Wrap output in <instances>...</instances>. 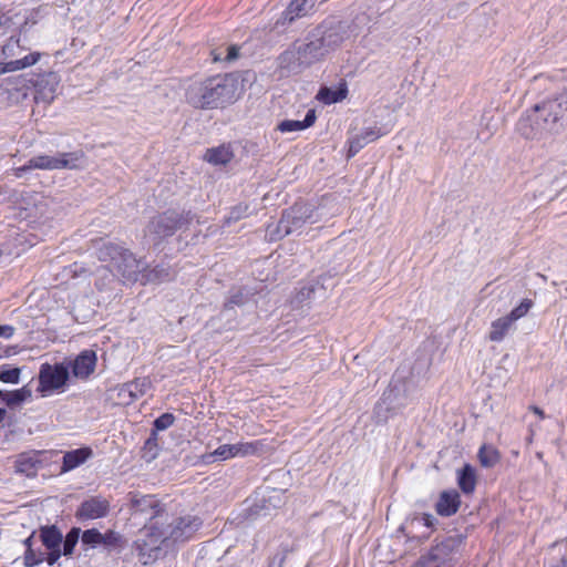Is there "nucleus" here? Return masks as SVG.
<instances>
[{"instance_id": "obj_21", "label": "nucleus", "mask_w": 567, "mask_h": 567, "mask_svg": "<svg viewBox=\"0 0 567 567\" xmlns=\"http://www.w3.org/2000/svg\"><path fill=\"white\" fill-rule=\"evenodd\" d=\"M171 279V269L167 266L158 265L152 269H147L146 262L144 261V269L140 278L141 284H155Z\"/></svg>"}, {"instance_id": "obj_40", "label": "nucleus", "mask_w": 567, "mask_h": 567, "mask_svg": "<svg viewBox=\"0 0 567 567\" xmlns=\"http://www.w3.org/2000/svg\"><path fill=\"white\" fill-rule=\"evenodd\" d=\"M367 141L362 138L361 133L357 134L349 141V151L348 156L352 157L354 156L360 150H362L367 145Z\"/></svg>"}, {"instance_id": "obj_28", "label": "nucleus", "mask_w": 567, "mask_h": 567, "mask_svg": "<svg viewBox=\"0 0 567 567\" xmlns=\"http://www.w3.org/2000/svg\"><path fill=\"white\" fill-rule=\"evenodd\" d=\"M32 395L31 390L28 386H23L21 389L7 392L3 394L2 400L9 405H17L19 403L24 402L25 400L30 399Z\"/></svg>"}, {"instance_id": "obj_45", "label": "nucleus", "mask_w": 567, "mask_h": 567, "mask_svg": "<svg viewBox=\"0 0 567 567\" xmlns=\"http://www.w3.org/2000/svg\"><path fill=\"white\" fill-rule=\"evenodd\" d=\"M14 333V328L9 324L0 326V338L10 339Z\"/></svg>"}, {"instance_id": "obj_4", "label": "nucleus", "mask_w": 567, "mask_h": 567, "mask_svg": "<svg viewBox=\"0 0 567 567\" xmlns=\"http://www.w3.org/2000/svg\"><path fill=\"white\" fill-rule=\"evenodd\" d=\"M326 56V49L321 47L318 39L311 33L306 43L296 45L293 49L281 54L280 65L289 72L299 73Z\"/></svg>"}, {"instance_id": "obj_33", "label": "nucleus", "mask_w": 567, "mask_h": 567, "mask_svg": "<svg viewBox=\"0 0 567 567\" xmlns=\"http://www.w3.org/2000/svg\"><path fill=\"white\" fill-rule=\"evenodd\" d=\"M101 539L102 533L95 528L84 530L81 537L83 545H87L93 548L101 545Z\"/></svg>"}, {"instance_id": "obj_3", "label": "nucleus", "mask_w": 567, "mask_h": 567, "mask_svg": "<svg viewBox=\"0 0 567 567\" xmlns=\"http://www.w3.org/2000/svg\"><path fill=\"white\" fill-rule=\"evenodd\" d=\"M99 259L110 262L112 270L116 271L123 279L140 281L144 261L136 259L128 249L116 244H105L99 249Z\"/></svg>"}, {"instance_id": "obj_20", "label": "nucleus", "mask_w": 567, "mask_h": 567, "mask_svg": "<svg viewBox=\"0 0 567 567\" xmlns=\"http://www.w3.org/2000/svg\"><path fill=\"white\" fill-rule=\"evenodd\" d=\"M316 4V0H291L285 11V19L289 22L309 14Z\"/></svg>"}, {"instance_id": "obj_18", "label": "nucleus", "mask_w": 567, "mask_h": 567, "mask_svg": "<svg viewBox=\"0 0 567 567\" xmlns=\"http://www.w3.org/2000/svg\"><path fill=\"white\" fill-rule=\"evenodd\" d=\"M92 455L90 447H81L63 455L61 473H68L86 462Z\"/></svg>"}, {"instance_id": "obj_27", "label": "nucleus", "mask_w": 567, "mask_h": 567, "mask_svg": "<svg viewBox=\"0 0 567 567\" xmlns=\"http://www.w3.org/2000/svg\"><path fill=\"white\" fill-rule=\"evenodd\" d=\"M501 455L492 445H483L478 451V460L482 466L493 467L499 462Z\"/></svg>"}, {"instance_id": "obj_16", "label": "nucleus", "mask_w": 567, "mask_h": 567, "mask_svg": "<svg viewBox=\"0 0 567 567\" xmlns=\"http://www.w3.org/2000/svg\"><path fill=\"white\" fill-rule=\"evenodd\" d=\"M95 365V352L92 350H84L73 361V375L79 379H87L94 372Z\"/></svg>"}, {"instance_id": "obj_43", "label": "nucleus", "mask_w": 567, "mask_h": 567, "mask_svg": "<svg viewBox=\"0 0 567 567\" xmlns=\"http://www.w3.org/2000/svg\"><path fill=\"white\" fill-rule=\"evenodd\" d=\"M238 51H239V48L236 47V45H230L227 48V55L224 58L225 61H234L238 58ZM214 54V58L213 60L216 62V61H220L223 60V58L219 55V54H216L215 52H213Z\"/></svg>"}, {"instance_id": "obj_42", "label": "nucleus", "mask_w": 567, "mask_h": 567, "mask_svg": "<svg viewBox=\"0 0 567 567\" xmlns=\"http://www.w3.org/2000/svg\"><path fill=\"white\" fill-rule=\"evenodd\" d=\"M175 417L171 413H164L154 421V427L164 431L173 425Z\"/></svg>"}, {"instance_id": "obj_1", "label": "nucleus", "mask_w": 567, "mask_h": 567, "mask_svg": "<svg viewBox=\"0 0 567 567\" xmlns=\"http://www.w3.org/2000/svg\"><path fill=\"white\" fill-rule=\"evenodd\" d=\"M565 125L567 91L524 112L516 124V130L526 140L540 141L559 132Z\"/></svg>"}, {"instance_id": "obj_25", "label": "nucleus", "mask_w": 567, "mask_h": 567, "mask_svg": "<svg viewBox=\"0 0 567 567\" xmlns=\"http://www.w3.org/2000/svg\"><path fill=\"white\" fill-rule=\"evenodd\" d=\"M132 506L135 509V512H147L148 509L152 511L151 518L158 517L159 514V505L158 502L155 499L154 496L151 495H144L141 497H134L132 499Z\"/></svg>"}, {"instance_id": "obj_26", "label": "nucleus", "mask_w": 567, "mask_h": 567, "mask_svg": "<svg viewBox=\"0 0 567 567\" xmlns=\"http://www.w3.org/2000/svg\"><path fill=\"white\" fill-rule=\"evenodd\" d=\"M457 483H458L460 488L465 494H470L475 489V485H476L475 470L470 464L464 465V467L461 471H458Z\"/></svg>"}, {"instance_id": "obj_38", "label": "nucleus", "mask_w": 567, "mask_h": 567, "mask_svg": "<svg viewBox=\"0 0 567 567\" xmlns=\"http://www.w3.org/2000/svg\"><path fill=\"white\" fill-rule=\"evenodd\" d=\"M385 134H388V131H382L378 126L365 127L361 131L362 138H364L368 144L377 141Z\"/></svg>"}, {"instance_id": "obj_39", "label": "nucleus", "mask_w": 567, "mask_h": 567, "mask_svg": "<svg viewBox=\"0 0 567 567\" xmlns=\"http://www.w3.org/2000/svg\"><path fill=\"white\" fill-rule=\"evenodd\" d=\"M453 544L452 539H446L442 542L441 544H437L435 547L432 548L430 555L435 560H443V555L451 549Z\"/></svg>"}, {"instance_id": "obj_41", "label": "nucleus", "mask_w": 567, "mask_h": 567, "mask_svg": "<svg viewBox=\"0 0 567 567\" xmlns=\"http://www.w3.org/2000/svg\"><path fill=\"white\" fill-rule=\"evenodd\" d=\"M121 537L117 533L109 530L102 534L101 545L107 549L115 548L118 545Z\"/></svg>"}, {"instance_id": "obj_8", "label": "nucleus", "mask_w": 567, "mask_h": 567, "mask_svg": "<svg viewBox=\"0 0 567 567\" xmlns=\"http://www.w3.org/2000/svg\"><path fill=\"white\" fill-rule=\"evenodd\" d=\"M69 375V369L63 363H43L39 371L38 391L42 396L64 392Z\"/></svg>"}, {"instance_id": "obj_22", "label": "nucleus", "mask_w": 567, "mask_h": 567, "mask_svg": "<svg viewBox=\"0 0 567 567\" xmlns=\"http://www.w3.org/2000/svg\"><path fill=\"white\" fill-rule=\"evenodd\" d=\"M40 56L39 52H32L21 59L0 63V74L16 72L32 66L40 60Z\"/></svg>"}, {"instance_id": "obj_9", "label": "nucleus", "mask_w": 567, "mask_h": 567, "mask_svg": "<svg viewBox=\"0 0 567 567\" xmlns=\"http://www.w3.org/2000/svg\"><path fill=\"white\" fill-rule=\"evenodd\" d=\"M188 221L189 213L184 214L176 210H167L151 220L147 226V234L154 236V240L162 239L172 236Z\"/></svg>"}, {"instance_id": "obj_30", "label": "nucleus", "mask_w": 567, "mask_h": 567, "mask_svg": "<svg viewBox=\"0 0 567 567\" xmlns=\"http://www.w3.org/2000/svg\"><path fill=\"white\" fill-rule=\"evenodd\" d=\"M80 537V528H72L65 536L64 540L62 539L63 550H61L62 555L71 556L73 554L74 547L79 542Z\"/></svg>"}, {"instance_id": "obj_47", "label": "nucleus", "mask_w": 567, "mask_h": 567, "mask_svg": "<svg viewBox=\"0 0 567 567\" xmlns=\"http://www.w3.org/2000/svg\"><path fill=\"white\" fill-rule=\"evenodd\" d=\"M228 445V451L231 455V457H236V456H239L238 455V444H227Z\"/></svg>"}, {"instance_id": "obj_7", "label": "nucleus", "mask_w": 567, "mask_h": 567, "mask_svg": "<svg viewBox=\"0 0 567 567\" xmlns=\"http://www.w3.org/2000/svg\"><path fill=\"white\" fill-rule=\"evenodd\" d=\"M83 154L79 152L59 153L56 156L38 155L30 158L27 164L16 169V176L21 177L24 172L31 169H74L79 167V162Z\"/></svg>"}, {"instance_id": "obj_14", "label": "nucleus", "mask_w": 567, "mask_h": 567, "mask_svg": "<svg viewBox=\"0 0 567 567\" xmlns=\"http://www.w3.org/2000/svg\"><path fill=\"white\" fill-rule=\"evenodd\" d=\"M110 504L105 498L91 497L84 501L79 509L76 516L80 519H97L107 515Z\"/></svg>"}, {"instance_id": "obj_34", "label": "nucleus", "mask_w": 567, "mask_h": 567, "mask_svg": "<svg viewBox=\"0 0 567 567\" xmlns=\"http://www.w3.org/2000/svg\"><path fill=\"white\" fill-rule=\"evenodd\" d=\"M237 444H238V455L241 457L257 454L262 446V443L260 441L239 442Z\"/></svg>"}, {"instance_id": "obj_50", "label": "nucleus", "mask_w": 567, "mask_h": 567, "mask_svg": "<svg viewBox=\"0 0 567 567\" xmlns=\"http://www.w3.org/2000/svg\"><path fill=\"white\" fill-rule=\"evenodd\" d=\"M6 414H7L6 410L0 408V422H2L4 420Z\"/></svg>"}, {"instance_id": "obj_37", "label": "nucleus", "mask_w": 567, "mask_h": 567, "mask_svg": "<svg viewBox=\"0 0 567 567\" xmlns=\"http://www.w3.org/2000/svg\"><path fill=\"white\" fill-rule=\"evenodd\" d=\"M0 381L10 384H17L20 381V369H0Z\"/></svg>"}, {"instance_id": "obj_12", "label": "nucleus", "mask_w": 567, "mask_h": 567, "mask_svg": "<svg viewBox=\"0 0 567 567\" xmlns=\"http://www.w3.org/2000/svg\"><path fill=\"white\" fill-rule=\"evenodd\" d=\"M48 461L49 453L47 451L23 452L16 458V471L28 477H33Z\"/></svg>"}, {"instance_id": "obj_17", "label": "nucleus", "mask_w": 567, "mask_h": 567, "mask_svg": "<svg viewBox=\"0 0 567 567\" xmlns=\"http://www.w3.org/2000/svg\"><path fill=\"white\" fill-rule=\"evenodd\" d=\"M461 505V497L457 491H444L435 504V511L440 516L450 517L454 515Z\"/></svg>"}, {"instance_id": "obj_24", "label": "nucleus", "mask_w": 567, "mask_h": 567, "mask_svg": "<svg viewBox=\"0 0 567 567\" xmlns=\"http://www.w3.org/2000/svg\"><path fill=\"white\" fill-rule=\"evenodd\" d=\"M514 322L507 317H501L491 323L488 339L493 342H501L513 328Z\"/></svg>"}, {"instance_id": "obj_13", "label": "nucleus", "mask_w": 567, "mask_h": 567, "mask_svg": "<svg viewBox=\"0 0 567 567\" xmlns=\"http://www.w3.org/2000/svg\"><path fill=\"white\" fill-rule=\"evenodd\" d=\"M42 544L49 550L45 558L49 565H54L61 557L62 534L55 526H44L40 529Z\"/></svg>"}, {"instance_id": "obj_49", "label": "nucleus", "mask_w": 567, "mask_h": 567, "mask_svg": "<svg viewBox=\"0 0 567 567\" xmlns=\"http://www.w3.org/2000/svg\"><path fill=\"white\" fill-rule=\"evenodd\" d=\"M32 539H33V534H31L25 540H24V545L27 548H32Z\"/></svg>"}, {"instance_id": "obj_19", "label": "nucleus", "mask_w": 567, "mask_h": 567, "mask_svg": "<svg viewBox=\"0 0 567 567\" xmlns=\"http://www.w3.org/2000/svg\"><path fill=\"white\" fill-rule=\"evenodd\" d=\"M316 111L313 109H310L303 121H297V120H285L278 124V130L281 133H291V132H299L303 131L310 126H312L316 122Z\"/></svg>"}, {"instance_id": "obj_11", "label": "nucleus", "mask_w": 567, "mask_h": 567, "mask_svg": "<svg viewBox=\"0 0 567 567\" xmlns=\"http://www.w3.org/2000/svg\"><path fill=\"white\" fill-rule=\"evenodd\" d=\"M312 33L326 49L327 55L337 50L348 38L347 28L342 22H324Z\"/></svg>"}, {"instance_id": "obj_44", "label": "nucleus", "mask_w": 567, "mask_h": 567, "mask_svg": "<svg viewBox=\"0 0 567 567\" xmlns=\"http://www.w3.org/2000/svg\"><path fill=\"white\" fill-rule=\"evenodd\" d=\"M210 457H217L219 460H228V458H231V455L228 451V445L227 444H224V445H220L219 447H217L212 454H210Z\"/></svg>"}, {"instance_id": "obj_51", "label": "nucleus", "mask_w": 567, "mask_h": 567, "mask_svg": "<svg viewBox=\"0 0 567 567\" xmlns=\"http://www.w3.org/2000/svg\"><path fill=\"white\" fill-rule=\"evenodd\" d=\"M9 353L7 350L0 348V359L7 357Z\"/></svg>"}, {"instance_id": "obj_5", "label": "nucleus", "mask_w": 567, "mask_h": 567, "mask_svg": "<svg viewBox=\"0 0 567 567\" xmlns=\"http://www.w3.org/2000/svg\"><path fill=\"white\" fill-rule=\"evenodd\" d=\"M312 210L309 205L296 204L285 210L277 224H269L266 229V236L270 240H279L288 235L301 234L303 226L313 223Z\"/></svg>"}, {"instance_id": "obj_36", "label": "nucleus", "mask_w": 567, "mask_h": 567, "mask_svg": "<svg viewBox=\"0 0 567 567\" xmlns=\"http://www.w3.org/2000/svg\"><path fill=\"white\" fill-rule=\"evenodd\" d=\"M43 553H35L32 548H27L24 553V566L34 567L45 560Z\"/></svg>"}, {"instance_id": "obj_23", "label": "nucleus", "mask_w": 567, "mask_h": 567, "mask_svg": "<svg viewBox=\"0 0 567 567\" xmlns=\"http://www.w3.org/2000/svg\"><path fill=\"white\" fill-rule=\"evenodd\" d=\"M234 157V153L229 145H220L206 151L205 161L213 165H226Z\"/></svg>"}, {"instance_id": "obj_29", "label": "nucleus", "mask_w": 567, "mask_h": 567, "mask_svg": "<svg viewBox=\"0 0 567 567\" xmlns=\"http://www.w3.org/2000/svg\"><path fill=\"white\" fill-rule=\"evenodd\" d=\"M346 94L341 90H331L329 87H322L317 94V100L324 104H333L344 99Z\"/></svg>"}, {"instance_id": "obj_48", "label": "nucleus", "mask_w": 567, "mask_h": 567, "mask_svg": "<svg viewBox=\"0 0 567 567\" xmlns=\"http://www.w3.org/2000/svg\"><path fill=\"white\" fill-rule=\"evenodd\" d=\"M529 410L533 411L536 415H538L540 419H545V413L542 409H539L536 405L529 406Z\"/></svg>"}, {"instance_id": "obj_35", "label": "nucleus", "mask_w": 567, "mask_h": 567, "mask_svg": "<svg viewBox=\"0 0 567 567\" xmlns=\"http://www.w3.org/2000/svg\"><path fill=\"white\" fill-rule=\"evenodd\" d=\"M21 51L20 39L17 38H10L2 47V55L7 59L19 55Z\"/></svg>"}, {"instance_id": "obj_15", "label": "nucleus", "mask_w": 567, "mask_h": 567, "mask_svg": "<svg viewBox=\"0 0 567 567\" xmlns=\"http://www.w3.org/2000/svg\"><path fill=\"white\" fill-rule=\"evenodd\" d=\"M151 389V381L146 378L135 379L132 382L125 383L118 391V396L122 402L130 404L140 399Z\"/></svg>"}, {"instance_id": "obj_31", "label": "nucleus", "mask_w": 567, "mask_h": 567, "mask_svg": "<svg viewBox=\"0 0 567 567\" xmlns=\"http://www.w3.org/2000/svg\"><path fill=\"white\" fill-rule=\"evenodd\" d=\"M249 206L247 204H238L234 206L228 215L225 217V224L229 225L231 223L238 221L241 218H245L249 215Z\"/></svg>"}, {"instance_id": "obj_52", "label": "nucleus", "mask_w": 567, "mask_h": 567, "mask_svg": "<svg viewBox=\"0 0 567 567\" xmlns=\"http://www.w3.org/2000/svg\"><path fill=\"white\" fill-rule=\"evenodd\" d=\"M2 398H3V394H2V391L0 390V399H2Z\"/></svg>"}, {"instance_id": "obj_32", "label": "nucleus", "mask_w": 567, "mask_h": 567, "mask_svg": "<svg viewBox=\"0 0 567 567\" xmlns=\"http://www.w3.org/2000/svg\"><path fill=\"white\" fill-rule=\"evenodd\" d=\"M533 301L530 299H524L522 302L515 307L508 315H506L514 323L520 318L525 317L528 311L533 307Z\"/></svg>"}, {"instance_id": "obj_6", "label": "nucleus", "mask_w": 567, "mask_h": 567, "mask_svg": "<svg viewBox=\"0 0 567 567\" xmlns=\"http://www.w3.org/2000/svg\"><path fill=\"white\" fill-rule=\"evenodd\" d=\"M163 547L167 548L169 544L157 520L146 525L135 542L138 560L144 565L155 561L162 555Z\"/></svg>"}, {"instance_id": "obj_2", "label": "nucleus", "mask_w": 567, "mask_h": 567, "mask_svg": "<svg viewBox=\"0 0 567 567\" xmlns=\"http://www.w3.org/2000/svg\"><path fill=\"white\" fill-rule=\"evenodd\" d=\"M237 91L238 81L234 75H217L190 84L186 91V100L196 109L212 110L234 103Z\"/></svg>"}, {"instance_id": "obj_46", "label": "nucleus", "mask_w": 567, "mask_h": 567, "mask_svg": "<svg viewBox=\"0 0 567 567\" xmlns=\"http://www.w3.org/2000/svg\"><path fill=\"white\" fill-rule=\"evenodd\" d=\"M421 520L422 524L429 528H433L437 522L432 514H423Z\"/></svg>"}, {"instance_id": "obj_10", "label": "nucleus", "mask_w": 567, "mask_h": 567, "mask_svg": "<svg viewBox=\"0 0 567 567\" xmlns=\"http://www.w3.org/2000/svg\"><path fill=\"white\" fill-rule=\"evenodd\" d=\"M202 526V519L197 516H184L174 519L171 524L164 526L162 525V530H164V535L169 544V546L178 543L185 542L193 537V535Z\"/></svg>"}]
</instances>
